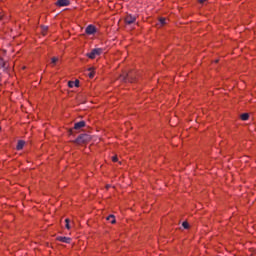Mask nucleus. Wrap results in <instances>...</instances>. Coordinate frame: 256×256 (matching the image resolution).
<instances>
[{
  "instance_id": "f3484780",
  "label": "nucleus",
  "mask_w": 256,
  "mask_h": 256,
  "mask_svg": "<svg viewBox=\"0 0 256 256\" xmlns=\"http://www.w3.org/2000/svg\"><path fill=\"white\" fill-rule=\"evenodd\" d=\"M57 61H59V58L53 57V58L51 59L52 65H55V64L57 63Z\"/></svg>"
},
{
  "instance_id": "2eb2a0df",
  "label": "nucleus",
  "mask_w": 256,
  "mask_h": 256,
  "mask_svg": "<svg viewBox=\"0 0 256 256\" xmlns=\"http://www.w3.org/2000/svg\"><path fill=\"white\" fill-rule=\"evenodd\" d=\"M241 119H242V121H247L249 119V114L248 113L242 114Z\"/></svg>"
},
{
  "instance_id": "f8f14e48",
  "label": "nucleus",
  "mask_w": 256,
  "mask_h": 256,
  "mask_svg": "<svg viewBox=\"0 0 256 256\" xmlns=\"http://www.w3.org/2000/svg\"><path fill=\"white\" fill-rule=\"evenodd\" d=\"M88 71H90V72L88 73V77H89L90 79H93V78L95 77V71H93V68H89Z\"/></svg>"
},
{
  "instance_id": "4468645a",
  "label": "nucleus",
  "mask_w": 256,
  "mask_h": 256,
  "mask_svg": "<svg viewBox=\"0 0 256 256\" xmlns=\"http://www.w3.org/2000/svg\"><path fill=\"white\" fill-rule=\"evenodd\" d=\"M107 221H110V223L115 224V222H116L115 221V216H113V215L108 216Z\"/></svg>"
},
{
  "instance_id": "9d476101",
  "label": "nucleus",
  "mask_w": 256,
  "mask_h": 256,
  "mask_svg": "<svg viewBox=\"0 0 256 256\" xmlns=\"http://www.w3.org/2000/svg\"><path fill=\"white\" fill-rule=\"evenodd\" d=\"M23 147H25V141L23 140H19L16 146L17 151H21V149H23Z\"/></svg>"
},
{
  "instance_id": "ddd939ff",
  "label": "nucleus",
  "mask_w": 256,
  "mask_h": 256,
  "mask_svg": "<svg viewBox=\"0 0 256 256\" xmlns=\"http://www.w3.org/2000/svg\"><path fill=\"white\" fill-rule=\"evenodd\" d=\"M159 23H160V27H163V25H166V24H167V19H165V18H160V19H159Z\"/></svg>"
},
{
  "instance_id": "1a4fd4ad",
  "label": "nucleus",
  "mask_w": 256,
  "mask_h": 256,
  "mask_svg": "<svg viewBox=\"0 0 256 256\" xmlns=\"http://www.w3.org/2000/svg\"><path fill=\"white\" fill-rule=\"evenodd\" d=\"M68 87H70V89H73L74 87H79V80L69 81L68 82Z\"/></svg>"
},
{
  "instance_id": "9b49d317",
  "label": "nucleus",
  "mask_w": 256,
  "mask_h": 256,
  "mask_svg": "<svg viewBox=\"0 0 256 256\" xmlns=\"http://www.w3.org/2000/svg\"><path fill=\"white\" fill-rule=\"evenodd\" d=\"M0 68L3 69L4 71H7V63L3 58H0Z\"/></svg>"
},
{
  "instance_id": "f03ea898",
  "label": "nucleus",
  "mask_w": 256,
  "mask_h": 256,
  "mask_svg": "<svg viewBox=\"0 0 256 256\" xmlns=\"http://www.w3.org/2000/svg\"><path fill=\"white\" fill-rule=\"evenodd\" d=\"M88 141H91V136L88 134H81L76 138L74 143L81 145L82 143H87Z\"/></svg>"
},
{
  "instance_id": "423d86ee",
  "label": "nucleus",
  "mask_w": 256,
  "mask_h": 256,
  "mask_svg": "<svg viewBox=\"0 0 256 256\" xmlns=\"http://www.w3.org/2000/svg\"><path fill=\"white\" fill-rule=\"evenodd\" d=\"M97 29L95 28V26L93 25H89L86 27L85 33L87 35H93L94 33H96Z\"/></svg>"
},
{
  "instance_id": "a211bd4d",
  "label": "nucleus",
  "mask_w": 256,
  "mask_h": 256,
  "mask_svg": "<svg viewBox=\"0 0 256 256\" xmlns=\"http://www.w3.org/2000/svg\"><path fill=\"white\" fill-rule=\"evenodd\" d=\"M182 227H184L185 229H189V223L187 221L183 222Z\"/></svg>"
},
{
  "instance_id": "412c9836",
  "label": "nucleus",
  "mask_w": 256,
  "mask_h": 256,
  "mask_svg": "<svg viewBox=\"0 0 256 256\" xmlns=\"http://www.w3.org/2000/svg\"><path fill=\"white\" fill-rule=\"evenodd\" d=\"M199 1V3H205V1H207V0H198Z\"/></svg>"
},
{
  "instance_id": "6ab92c4d",
  "label": "nucleus",
  "mask_w": 256,
  "mask_h": 256,
  "mask_svg": "<svg viewBox=\"0 0 256 256\" xmlns=\"http://www.w3.org/2000/svg\"><path fill=\"white\" fill-rule=\"evenodd\" d=\"M112 161H113L114 163H117V161H118L117 156H114V157L112 158Z\"/></svg>"
},
{
  "instance_id": "dca6fc26",
  "label": "nucleus",
  "mask_w": 256,
  "mask_h": 256,
  "mask_svg": "<svg viewBox=\"0 0 256 256\" xmlns=\"http://www.w3.org/2000/svg\"><path fill=\"white\" fill-rule=\"evenodd\" d=\"M65 223H66V225H65L66 229H71V226L69 225V223H70L69 218H67V219L65 220Z\"/></svg>"
},
{
  "instance_id": "0eeeda50",
  "label": "nucleus",
  "mask_w": 256,
  "mask_h": 256,
  "mask_svg": "<svg viewBox=\"0 0 256 256\" xmlns=\"http://www.w3.org/2000/svg\"><path fill=\"white\" fill-rule=\"evenodd\" d=\"M86 123L85 121H80L74 124V129L79 130V129H83V127H85Z\"/></svg>"
},
{
  "instance_id": "6e6552de",
  "label": "nucleus",
  "mask_w": 256,
  "mask_h": 256,
  "mask_svg": "<svg viewBox=\"0 0 256 256\" xmlns=\"http://www.w3.org/2000/svg\"><path fill=\"white\" fill-rule=\"evenodd\" d=\"M57 241H60L61 243H71V238L59 236L57 237Z\"/></svg>"
},
{
  "instance_id": "39448f33",
  "label": "nucleus",
  "mask_w": 256,
  "mask_h": 256,
  "mask_svg": "<svg viewBox=\"0 0 256 256\" xmlns=\"http://www.w3.org/2000/svg\"><path fill=\"white\" fill-rule=\"evenodd\" d=\"M70 1L69 0H57L55 5L57 7H68V5H70Z\"/></svg>"
},
{
  "instance_id": "aec40b11",
  "label": "nucleus",
  "mask_w": 256,
  "mask_h": 256,
  "mask_svg": "<svg viewBox=\"0 0 256 256\" xmlns=\"http://www.w3.org/2000/svg\"><path fill=\"white\" fill-rule=\"evenodd\" d=\"M47 29H49V27H47V26H44V27L42 28L43 31H47Z\"/></svg>"
},
{
  "instance_id": "20e7f679",
  "label": "nucleus",
  "mask_w": 256,
  "mask_h": 256,
  "mask_svg": "<svg viewBox=\"0 0 256 256\" xmlns=\"http://www.w3.org/2000/svg\"><path fill=\"white\" fill-rule=\"evenodd\" d=\"M135 21H137V16L131 15V14L126 15V17H125L126 25H133V23H135Z\"/></svg>"
},
{
  "instance_id": "7ed1b4c3",
  "label": "nucleus",
  "mask_w": 256,
  "mask_h": 256,
  "mask_svg": "<svg viewBox=\"0 0 256 256\" xmlns=\"http://www.w3.org/2000/svg\"><path fill=\"white\" fill-rule=\"evenodd\" d=\"M101 53H103V49L101 48H96V49H92L90 53H87V57H89V59H95V57H99V55H101Z\"/></svg>"
},
{
  "instance_id": "f257e3e1",
  "label": "nucleus",
  "mask_w": 256,
  "mask_h": 256,
  "mask_svg": "<svg viewBox=\"0 0 256 256\" xmlns=\"http://www.w3.org/2000/svg\"><path fill=\"white\" fill-rule=\"evenodd\" d=\"M120 81H124V83H127V81L129 83H133V81H135V76H133V72H124L121 76H120Z\"/></svg>"
}]
</instances>
